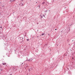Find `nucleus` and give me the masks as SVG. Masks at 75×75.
I'll list each match as a JSON object with an SVG mask.
<instances>
[{
	"label": "nucleus",
	"mask_w": 75,
	"mask_h": 75,
	"mask_svg": "<svg viewBox=\"0 0 75 75\" xmlns=\"http://www.w3.org/2000/svg\"><path fill=\"white\" fill-rule=\"evenodd\" d=\"M2 64H3V65H4L6 64V63H3Z\"/></svg>",
	"instance_id": "obj_2"
},
{
	"label": "nucleus",
	"mask_w": 75,
	"mask_h": 75,
	"mask_svg": "<svg viewBox=\"0 0 75 75\" xmlns=\"http://www.w3.org/2000/svg\"><path fill=\"white\" fill-rule=\"evenodd\" d=\"M27 41H29V39H27Z\"/></svg>",
	"instance_id": "obj_5"
},
{
	"label": "nucleus",
	"mask_w": 75,
	"mask_h": 75,
	"mask_svg": "<svg viewBox=\"0 0 75 75\" xmlns=\"http://www.w3.org/2000/svg\"><path fill=\"white\" fill-rule=\"evenodd\" d=\"M55 30H57V29H55Z\"/></svg>",
	"instance_id": "obj_7"
},
{
	"label": "nucleus",
	"mask_w": 75,
	"mask_h": 75,
	"mask_svg": "<svg viewBox=\"0 0 75 75\" xmlns=\"http://www.w3.org/2000/svg\"><path fill=\"white\" fill-rule=\"evenodd\" d=\"M29 61H30V60H29Z\"/></svg>",
	"instance_id": "obj_10"
},
{
	"label": "nucleus",
	"mask_w": 75,
	"mask_h": 75,
	"mask_svg": "<svg viewBox=\"0 0 75 75\" xmlns=\"http://www.w3.org/2000/svg\"><path fill=\"white\" fill-rule=\"evenodd\" d=\"M1 28H2V27L1 26Z\"/></svg>",
	"instance_id": "obj_6"
},
{
	"label": "nucleus",
	"mask_w": 75,
	"mask_h": 75,
	"mask_svg": "<svg viewBox=\"0 0 75 75\" xmlns=\"http://www.w3.org/2000/svg\"><path fill=\"white\" fill-rule=\"evenodd\" d=\"M44 35V33H42V35Z\"/></svg>",
	"instance_id": "obj_3"
},
{
	"label": "nucleus",
	"mask_w": 75,
	"mask_h": 75,
	"mask_svg": "<svg viewBox=\"0 0 75 75\" xmlns=\"http://www.w3.org/2000/svg\"><path fill=\"white\" fill-rule=\"evenodd\" d=\"M36 3H37V2H36Z\"/></svg>",
	"instance_id": "obj_9"
},
{
	"label": "nucleus",
	"mask_w": 75,
	"mask_h": 75,
	"mask_svg": "<svg viewBox=\"0 0 75 75\" xmlns=\"http://www.w3.org/2000/svg\"><path fill=\"white\" fill-rule=\"evenodd\" d=\"M43 17H45V15H43Z\"/></svg>",
	"instance_id": "obj_4"
},
{
	"label": "nucleus",
	"mask_w": 75,
	"mask_h": 75,
	"mask_svg": "<svg viewBox=\"0 0 75 75\" xmlns=\"http://www.w3.org/2000/svg\"><path fill=\"white\" fill-rule=\"evenodd\" d=\"M72 24H71V25H72Z\"/></svg>",
	"instance_id": "obj_8"
},
{
	"label": "nucleus",
	"mask_w": 75,
	"mask_h": 75,
	"mask_svg": "<svg viewBox=\"0 0 75 75\" xmlns=\"http://www.w3.org/2000/svg\"><path fill=\"white\" fill-rule=\"evenodd\" d=\"M18 66H16V67L15 66L13 67V68L14 69H15V70H17V69H18Z\"/></svg>",
	"instance_id": "obj_1"
}]
</instances>
